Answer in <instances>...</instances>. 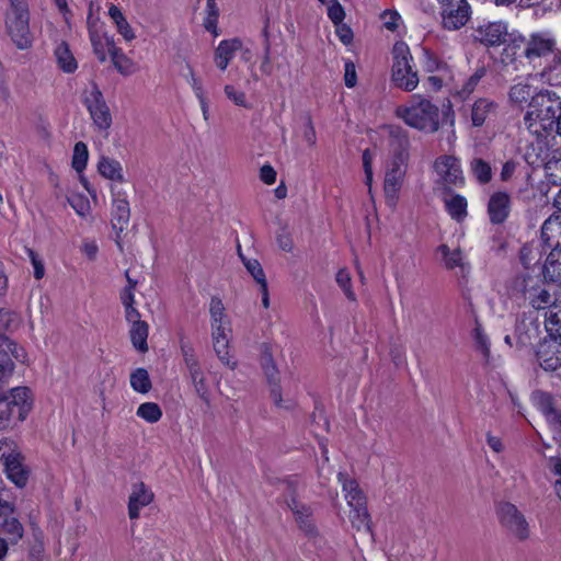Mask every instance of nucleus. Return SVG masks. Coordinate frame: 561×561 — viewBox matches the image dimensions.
Masks as SVG:
<instances>
[{"label":"nucleus","instance_id":"49530a36","mask_svg":"<svg viewBox=\"0 0 561 561\" xmlns=\"http://www.w3.org/2000/svg\"><path fill=\"white\" fill-rule=\"evenodd\" d=\"M89 37L94 55L100 62H104L106 60L105 44L103 43L99 31L91 24H89Z\"/></svg>","mask_w":561,"mask_h":561},{"label":"nucleus","instance_id":"e2e57ef3","mask_svg":"<svg viewBox=\"0 0 561 561\" xmlns=\"http://www.w3.org/2000/svg\"><path fill=\"white\" fill-rule=\"evenodd\" d=\"M228 344L229 339L213 340L214 351L216 352L220 362L225 365H229Z\"/></svg>","mask_w":561,"mask_h":561},{"label":"nucleus","instance_id":"052dcab7","mask_svg":"<svg viewBox=\"0 0 561 561\" xmlns=\"http://www.w3.org/2000/svg\"><path fill=\"white\" fill-rule=\"evenodd\" d=\"M424 69L426 72H434L437 71L444 67H446V64L438 59L437 56H435L433 53H431L427 49H424Z\"/></svg>","mask_w":561,"mask_h":561},{"label":"nucleus","instance_id":"f257e3e1","mask_svg":"<svg viewBox=\"0 0 561 561\" xmlns=\"http://www.w3.org/2000/svg\"><path fill=\"white\" fill-rule=\"evenodd\" d=\"M560 110V95L552 90L540 89L528 103L524 123L531 134L537 136H540L542 131L551 134L552 124Z\"/></svg>","mask_w":561,"mask_h":561},{"label":"nucleus","instance_id":"ddd939ff","mask_svg":"<svg viewBox=\"0 0 561 561\" xmlns=\"http://www.w3.org/2000/svg\"><path fill=\"white\" fill-rule=\"evenodd\" d=\"M527 60L533 61L553 55L557 48V39L550 32H534L527 37Z\"/></svg>","mask_w":561,"mask_h":561},{"label":"nucleus","instance_id":"7c9ffc66","mask_svg":"<svg viewBox=\"0 0 561 561\" xmlns=\"http://www.w3.org/2000/svg\"><path fill=\"white\" fill-rule=\"evenodd\" d=\"M339 480L343 484L348 505H359L366 502V496L355 479H347L343 473H339Z\"/></svg>","mask_w":561,"mask_h":561},{"label":"nucleus","instance_id":"4c0bfd02","mask_svg":"<svg viewBox=\"0 0 561 561\" xmlns=\"http://www.w3.org/2000/svg\"><path fill=\"white\" fill-rule=\"evenodd\" d=\"M271 387V397L276 407L282 408V388L279 385V371L276 365L263 369Z\"/></svg>","mask_w":561,"mask_h":561},{"label":"nucleus","instance_id":"58836bf2","mask_svg":"<svg viewBox=\"0 0 561 561\" xmlns=\"http://www.w3.org/2000/svg\"><path fill=\"white\" fill-rule=\"evenodd\" d=\"M446 210L453 219L458 221L462 220L467 216L468 203L466 197L460 194H455L450 199L445 202Z\"/></svg>","mask_w":561,"mask_h":561},{"label":"nucleus","instance_id":"393cba45","mask_svg":"<svg viewBox=\"0 0 561 561\" xmlns=\"http://www.w3.org/2000/svg\"><path fill=\"white\" fill-rule=\"evenodd\" d=\"M542 274L547 282L557 283L561 280V247L559 244L554 245L548 254Z\"/></svg>","mask_w":561,"mask_h":561},{"label":"nucleus","instance_id":"338daca9","mask_svg":"<svg viewBox=\"0 0 561 561\" xmlns=\"http://www.w3.org/2000/svg\"><path fill=\"white\" fill-rule=\"evenodd\" d=\"M344 82L347 88H354L357 83L356 68L351 60L344 65Z\"/></svg>","mask_w":561,"mask_h":561},{"label":"nucleus","instance_id":"20e7f679","mask_svg":"<svg viewBox=\"0 0 561 561\" xmlns=\"http://www.w3.org/2000/svg\"><path fill=\"white\" fill-rule=\"evenodd\" d=\"M392 81L396 87L404 91H413L419 84L417 72L413 70V60L409 46L404 42H397L392 49Z\"/></svg>","mask_w":561,"mask_h":561},{"label":"nucleus","instance_id":"f704fd0d","mask_svg":"<svg viewBox=\"0 0 561 561\" xmlns=\"http://www.w3.org/2000/svg\"><path fill=\"white\" fill-rule=\"evenodd\" d=\"M20 325V318L18 313L0 309V347H3V341L8 337V333L13 332Z\"/></svg>","mask_w":561,"mask_h":561},{"label":"nucleus","instance_id":"de8ad7c7","mask_svg":"<svg viewBox=\"0 0 561 561\" xmlns=\"http://www.w3.org/2000/svg\"><path fill=\"white\" fill-rule=\"evenodd\" d=\"M113 66L115 69L124 75L128 76L131 73V60L123 53V50L119 48L117 50H113V53L110 54Z\"/></svg>","mask_w":561,"mask_h":561},{"label":"nucleus","instance_id":"13d9d810","mask_svg":"<svg viewBox=\"0 0 561 561\" xmlns=\"http://www.w3.org/2000/svg\"><path fill=\"white\" fill-rule=\"evenodd\" d=\"M209 312L211 317V323H220L222 322V318L225 316V307L220 298L214 296L210 299Z\"/></svg>","mask_w":561,"mask_h":561},{"label":"nucleus","instance_id":"37998d69","mask_svg":"<svg viewBox=\"0 0 561 561\" xmlns=\"http://www.w3.org/2000/svg\"><path fill=\"white\" fill-rule=\"evenodd\" d=\"M535 93L536 92L530 84L517 83V84H514L510 89L508 96L512 102L522 104V103H526V102L529 103V101L531 100V96Z\"/></svg>","mask_w":561,"mask_h":561},{"label":"nucleus","instance_id":"ea45409f","mask_svg":"<svg viewBox=\"0 0 561 561\" xmlns=\"http://www.w3.org/2000/svg\"><path fill=\"white\" fill-rule=\"evenodd\" d=\"M130 386L131 388L139 393H148L151 388V380L147 369L137 368L130 374Z\"/></svg>","mask_w":561,"mask_h":561},{"label":"nucleus","instance_id":"f03ea898","mask_svg":"<svg viewBox=\"0 0 561 561\" xmlns=\"http://www.w3.org/2000/svg\"><path fill=\"white\" fill-rule=\"evenodd\" d=\"M410 105L398 106L396 115L417 130L436 133L439 129V108L430 100L414 95Z\"/></svg>","mask_w":561,"mask_h":561},{"label":"nucleus","instance_id":"69168bd1","mask_svg":"<svg viewBox=\"0 0 561 561\" xmlns=\"http://www.w3.org/2000/svg\"><path fill=\"white\" fill-rule=\"evenodd\" d=\"M27 254L34 267V277L36 279H42L45 275V267L42 260L39 259L38 254L32 249H27Z\"/></svg>","mask_w":561,"mask_h":561},{"label":"nucleus","instance_id":"39448f33","mask_svg":"<svg viewBox=\"0 0 561 561\" xmlns=\"http://www.w3.org/2000/svg\"><path fill=\"white\" fill-rule=\"evenodd\" d=\"M82 102L95 127L99 130H107L112 125V115L104 95L95 82H92L90 90L83 92Z\"/></svg>","mask_w":561,"mask_h":561},{"label":"nucleus","instance_id":"a18cd8bd","mask_svg":"<svg viewBox=\"0 0 561 561\" xmlns=\"http://www.w3.org/2000/svg\"><path fill=\"white\" fill-rule=\"evenodd\" d=\"M16 423V411L12 409L8 399L0 396V430L8 428Z\"/></svg>","mask_w":561,"mask_h":561},{"label":"nucleus","instance_id":"1a4fd4ad","mask_svg":"<svg viewBox=\"0 0 561 561\" xmlns=\"http://www.w3.org/2000/svg\"><path fill=\"white\" fill-rule=\"evenodd\" d=\"M442 4V24L445 30L457 31L467 24L471 7L467 0H437Z\"/></svg>","mask_w":561,"mask_h":561},{"label":"nucleus","instance_id":"f3484780","mask_svg":"<svg viewBox=\"0 0 561 561\" xmlns=\"http://www.w3.org/2000/svg\"><path fill=\"white\" fill-rule=\"evenodd\" d=\"M434 168L445 184L463 185L465 179L457 158L442 156L436 159Z\"/></svg>","mask_w":561,"mask_h":561},{"label":"nucleus","instance_id":"09e8293b","mask_svg":"<svg viewBox=\"0 0 561 561\" xmlns=\"http://www.w3.org/2000/svg\"><path fill=\"white\" fill-rule=\"evenodd\" d=\"M206 10L207 16L204 20V26L207 31L214 33L217 36L219 10L217 8L215 0H207Z\"/></svg>","mask_w":561,"mask_h":561},{"label":"nucleus","instance_id":"dca6fc26","mask_svg":"<svg viewBox=\"0 0 561 561\" xmlns=\"http://www.w3.org/2000/svg\"><path fill=\"white\" fill-rule=\"evenodd\" d=\"M405 165L407 163H399L398 161L391 160L390 167L386 171L383 192L389 204H396L399 198V192L405 176Z\"/></svg>","mask_w":561,"mask_h":561},{"label":"nucleus","instance_id":"72a5a7b5","mask_svg":"<svg viewBox=\"0 0 561 561\" xmlns=\"http://www.w3.org/2000/svg\"><path fill=\"white\" fill-rule=\"evenodd\" d=\"M148 334L149 325L146 321L131 324L129 331L130 342L137 351L141 353H146L148 351Z\"/></svg>","mask_w":561,"mask_h":561},{"label":"nucleus","instance_id":"b1692460","mask_svg":"<svg viewBox=\"0 0 561 561\" xmlns=\"http://www.w3.org/2000/svg\"><path fill=\"white\" fill-rule=\"evenodd\" d=\"M241 47L242 42L238 37L221 41L215 50V61L217 67L220 70H226L229 62L234 57L236 51L241 49Z\"/></svg>","mask_w":561,"mask_h":561},{"label":"nucleus","instance_id":"4be33fe9","mask_svg":"<svg viewBox=\"0 0 561 561\" xmlns=\"http://www.w3.org/2000/svg\"><path fill=\"white\" fill-rule=\"evenodd\" d=\"M24 460V456L20 454L18 457H13L3 465L7 478L20 489H23L27 484L31 473Z\"/></svg>","mask_w":561,"mask_h":561},{"label":"nucleus","instance_id":"680f3d73","mask_svg":"<svg viewBox=\"0 0 561 561\" xmlns=\"http://www.w3.org/2000/svg\"><path fill=\"white\" fill-rule=\"evenodd\" d=\"M381 19L383 20V26L387 30L394 32L399 26L401 15L396 10H385L381 14Z\"/></svg>","mask_w":561,"mask_h":561},{"label":"nucleus","instance_id":"8fccbe9b","mask_svg":"<svg viewBox=\"0 0 561 561\" xmlns=\"http://www.w3.org/2000/svg\"><path fill=\"white\" fill-rule=\"evenodd\" d=\"M0 352L4 355H10L20 363H23L26 357L24 350L9 339V336L3 341V347H0Z\"/></svg>","mask_w":561,"mask_h":561},{"label":"nucleus","instance_id":"c9c22d12","mask_svg":"<svg viewBox=\"0 0 561 561\" xmlns=\"http://www.w3.org/2000/svg\"><path fill=\"white\" fill-rule=\"evenodd\" d=\"M108 15L115 23L117 32L119 34H122V36L127 42H130L135 38L133 28L130 27L129 23L127 22L123 12L121 11V9L118 7H116L115 4H111V7L108 8Z\"/></svg>","mask_w":561,"mask_h":561},{"label":"nucleus","instance_id":"473e14b6","mask_svg":"<svg viewBox=\"0 0 561 561\" xmlns=\"http://www.w3.org/2000/svg\"><path fill=\"white\" fill-rule=\"evenodd\" d=\"M545 328L549 337L561 340V301L553 304L546 313Z\"/></svg>","mask_w":561,"mask_h":561},{"label":"nucleus","instance_id":"a878e982","mask_svg":"<svg viewBox=\"0 0 561 561\" xmlns=\"http://www.w3.org/2000/svg\"><path fill=\"white\" fill-rule=\"evenodd\" d=\"M54 56L58 68L65 73H73L78 69V62L67 42L62 41L56 46Z\"/></svg>","mask_w":561,"mask_h":561},{"label":"nucleus","instance_id":"aec40b11","mask_svg":"<svg viewBox=\"0 0 561 561\" xmlns=\"http://www.w3.org/2000/svg\"><path fill=\"white\" fill-rule=\"evenodd\" d=\"M499 105L491 99L480 98L471 106V123L474 127H481L494 119L497 115Z\"/></svg>","mask_w":561,"mask_h":561},{"label":"nucleus","instance_id":"c03bdc74","mask_svg":"<svg viewBox=\"0 0 561 561\" xmlns=\"http://www.w3.org/2000/svg\"><path fill=\"white\" fill-rule=\"evenodd\" d=\"M136 414L148 423H157L162 417V410L154 402H145L138 407Z\"/></svg>","mask_w":561,"mask_h":561},{"label":"nucleus","instance_id":"6e6d98bb","mask_svg":"<svg viewBox=\"0 0 561 561\" xmlns=\"http://www.w3.org/2000/svg\"><path fill=\"white\" fill-rule=\"evenodd\" d=\"M474 341L477 348L481 351L485 359L490 357V342L486 334L483 332L480 324L474 328Z\"/></svg>","mask_w":561,"mask_h":561},{"label":"nucleus","instance_id":"7ed1b4c3","mask_svg":"<svg viewBox=\"0 0 561 561\" xmlns=\"http://www.w3.org/2000/svg\"><path fill=\"white\" fill-rule=\"evenodd\" d=\"M10 8L5 14V28L14 45L21 49L32 47L30 31V11L26 0H9Z\"/></svg>","mask_w":561,"mask_h":561},{"label":"nucleus","instance_id":"4468645a","mask_svg":"<svg viewBox=\"0 0 561 561\" xmlns=\"http://www.w3.org/2000/svg\"><path fill=\"white\" fill-rule=\"evenodd\" d=\"M503 50L501 53V60L505 65L514 64L520 58L527 59V37L519 31H508L505 36V43L502 44Z\"/></svg>","mask_w":561,"mask_h":561},{"label":"nucleus","instance_id":"0eeeda50","mask_svg":"<svg viewBox=\"0 0 561 561\" xmlns=\"http://www.w3.org/2000/svg\"><path fill=\"white\" fill-rule=\"evenodd\" d=\"M538 279L533 277L528 272L520 273L515 277L514 285L529 300L530 305L536 309H546L553 306L552 297L546 288L537 287Z\"/></svg>","mask_w":561,"mask_h":561},{"label":"nucleus","instance_id":"79ce46f5","mask_svg":"<svg viewBox=\"0 0 561 561\" xmlns=\"http://www.w3.org/2000/svg\"><path fill=\"white\" fill-rule=\"evenodd\" d=\"M437 251L442 253L443 260L445 263V267L447 270H454L455 267L459 266L462 267V252L461 250L455 249L454 251H450L449 247L447 244H440L437 248Z\"/></svg>","mask_w":561,"mask_h":561},{"label":"nucleus","instance_id":"6ab92c4d","mask_svg":"<svg viewBox=\"0 0 561 561\" xmlns=\"http://www.w3.org/2000/svg\"><path fill=\"white\" fill-rule=\"evenodd\" d=\"M2 397L8 399L12 409L16 411V422L24 421L32 409L31 390L27 387H15L9 396Z\"/></svg>","mask_w":561,"mask_h":561},{"label":"nucleus","instance_id":"a19ab883","mask_svg":"<svg viewBox=\"0 0 561 561\" xmlns=\"http://www.w3.org/2000/svg\"><path fill=\"white\" fill-rule=\"evenodd\" d=\"M89 159L88 146L83 141L75 144L71 167L77 173H82L87 168Z\"/></svg>","mask_w":561,"mask_h":561},{"label":"nucleus","instance_id":"412c9836","mask_svg":"<svg viewBox=\"0 0 561 561\" xmlns=\"http://www.w3.org/2000/svg\"><path fill=\"white\" fill-rule=\"evenodd\" d=\"M153 493L144 483L138 482L133 485V492L128 499V516L130 519H137L142 507L149 505L153 501Z\"/></svg>","mask_w":561,"mask_h":561},{"label":"nucleus","instance_id":"5701e85b","mask_svg":"<svg viewBox=\"0 0 561 561\" xmlns=\"http://www.w3.org/2000/svg\"><path fill=\"white\" fill-rule=\"evenodd\" d=\"M112 227L116 231L117 237L123 232L130 219V207L126 198H114L112 207Z\"/></svg>","mask_w":561,"mask_h":561},{"label":"nucleus","instance_id":"9d476101","mask_svg":"<svg viewBox=\"0 0 561 561\" xmlns=\"http://www.w3.org/2000/svg\"><path fill=\"white\" fill-rule=\"evenodd\" d=\"M540 334L541 323L535 312H523L517 316L514 327L516 347L534 346Z\"/></svg>","mask_w":561,"mask_h":561},{"label":"nucleus","instance_id":"0e129e2a","mask_svg":"<svg viewBox=\"0 0 561 561\" xmlns=\"http://www.w3.org/2000/svg\"><path fill=\"white\" fill-rule=\"evenodd\" d=\"M225 94L229 100L233 101L236 105L247 107V98L244 92L237 91L234 87L227 84L225 87Z\"/></svg>","mask_w":561,"mask_h":561},{"label":"nucleus","instance_id":"774afa93","mask_svg":"<svg viewBox=\"0 0 561 561\" xmlns=\"http://www.w3.org/2000/svg\"><path fill=\"white\" fill-rule=\"evenodd\" d=\"M245 268L248 273L254 278L255 282L261 280L260 278L266 277L261 263L256 259H253L252 261H247Z\"/></svg>","mask_w":561,"mask_h":561},{"label":"nucleus","instance_id":"e433bc0d","mask_svg":"<svg viewBox=\"0 0 561 561\" xmlns=\"http://www.w3.org/2000/svg\"><path fill=\"white\" fill-rule=\"evenodd\" d=\"M469 165L473 178L479 184L484 185L491 182L493 173L489 162L482 158H473Z\"/></svg>","mask_w":561,"mask_h":561},{"label":"nucleus","instance_id":"bf43d9fd","mask_svg":"<svg viewBox=\"0 0 561 561\" xmlns=\"http://www.w3.org/2000/svg\"><path fill=\"white\" fill-rule=\"evenodd\" d=\"M363 168L365 173V184L371 190L373 183V154L369 149H365L362 156Z\"/></svg>","mask_w":561,"mask_h":561},{"label":"nucleus","instance_id":"864d4df0","mask_svg":"<svg viewBox=\"0 0 561 561\" xmlns=\"http://www.w3.org/2000/svg\"><path fill=\"white\" fill-rule=\"evenodd\" d=\"M180 350L183 356L185 366L198 360L195 355V350L191 341L183 334L179 333Z\"/></svg>","mask_w":561,"mask_h":561},{"label":"nucleus","instance_id":"6e6552de","mask_svg":"<svg viewBox=\"0 0 561 561\" xmlns=\"http://www.w3.org/2000/svg\"><path fill=\"white\" fill-rule=\"evenodd\" d=\"M507 35L508 23L501 20L483 22L473 27L471 33L473 43L488 49L501 46Z\"/></svg>","mask_w":561,"mask_h":561},{"label":"nucleus","instance_id":"3c124183","mask_svg":"<svg viewBox=\"0 0 561 561\" xmlns=\"http://www.w3.org/2000/svg\"><path fill=\"white\" fill-rule=\"evenodd\" d=\"M20 454L22 453L13 440H0V463L2 466L13 457H18Z\"/></svg>","mask_w":561,"mask_h":561},{"label":"nucleus","instance_id":"5fc2aeb1","mask_svg":"<svg viewBox=\"0 0 561 561\" xmlns=\"http://www.w3.org/2000/svg\"><path fill=\"white\" fill-rule=\"evenodd\" d=\"M336 283L343 289L345 296L350 300H352V301L356 300L355 293L352 290V286H351V276L346 270H340L336 273Z\"/></svg>","mask_w":561,"mask_h":561},{"label":"nucleus","instance_id":"cd10ccee","mask_svg":"<svg viewBox=\"0 0 561 561\" xmlns=\"http://www.w3.org/2000/svg\"><path fill=\"white\" fill-rule=\"evenodd\" d=\"M541 78L552 87L561 85V49H557L541 71Z\"/></svg>","mask_w":561,"mask_h":561},{"label":"nucleus","instance_id":"c756f323","mask_svg":"<svg viewBox=\"0 0 561 561\" xmlns=\"http://www.w3.org/2000/svg\"><path fill=\"white\" fill-rule=\"evenodd\" d=\"M350 506L352 508L350 513L352 526L357 530H365L371 534V519L367 510L366 502L359 505Z\"/></svg>","mask_w":561,"mask_h":561},{"label":"nucleus","instance_id":"f8f14e48","mask_svg":"<svg viewBox=\"0 0 561 561\" xmlns=\"http://www.w3.org/2000/svg\"><path fill=\"white\" fill-rule=\"evenodd\" d=\"M513 201L510 193L496 191L489 197L486 213L492 225H503L510 217Z\"/></svg>","mask_w":561,"mask_h":561},{"label":"nucleus","instance_id":"9b49d317","mask_svg":"<svg viewBox=\"0 0 561 561\" xmlns=\"http://www.w3.org/2000/svg\"><path fill=\"white\" fill-rule=\"evenodd\" d=\"M535 357L545 371L553 373L558 370L561 368V340L547 335L537 343Z\"/></svg>","mask_w":561,"mask_h":561},{"label":"nucleus","instance_id":"423d86ee","mask_svg":"<svg viewBox=\"0 0 561 561\" xmlns=\"http://www.w3.org/2000/svg\"><path fill=\"white\" fill-rule=\"evenodd\" d=\"M496 517L503 528L518 540L529 537V525L524 514L511 502H500L496 505Z\"/></svg>","mask_w":561,"mask_h":561},{"label":"nucleus","instance_id":"c85d7f7f","mask_svg":"<svg viewBox=\"0 0 561 561\" xmlns=\"http://www.w3.org/2000/svg\"><path fill=\"white\" fill-rule=\"evenodd\" d=\"M297 526L300 531L305 534L309 539H316L319 537V530L313 519V510L311 506L307 507L302 512L294 515Z\"/></svg>","mask_w":561,"mask_h":561},{"label":"nucleus","instance_id":"2f4dec72","mask_svg":"<svg viewBox=\"0 0 561 561\" xmlns=\"http://www.w3.org/2000/svg\"><path fill=\"white\" fill-rule=\"evenodd\" d=\"M1 518L3 519L0 523V527L2 533L8 537L5 540L8 543L10 542L11 545H16L19 540L22 539L24 534L22 524L18 518L9 517V515L2 516Z\"/></svg>","mask_w":561,"mask_h":561},{"label":"nucleus","instance_id":"2eb2a0df","mask_svg":"<svg viewBox=\"0 0 561 561\" xmlns=\"http://www.w3.org/2000/svg\"><path fill=\"white\" fill-rule=\"evenodd\" d=\"M530 400L547 422L561 432V412L556 408L554 397L548 391L538 389L531 392Z\"/></svg>","mask_w":561,"mask_h":561},{"label":"nucleus","instance_id":"bb28decb","mask_svg":"<svg viewBox=\"0 0 561 561\" xmlns=\"http://www.w3.org/2000/svg\"><path fill=\"white\" fill-rule=\"evenodd\" d=\"M98 172L107 180L119 183L125 182L123 167L121 162L114 158L101 156L98 162Z\"/></svg>","mask_w":561,"mask_h":561},{"label":"nucleus","instance_id":"4d7b16f0","mask_svg":"<svg viewBox=\"0 0 561 561\" xmlns=\"http://www.w3.org/2000/svg\"><path fill=\"white\" fill-rule=\"evenodd\" d=\"M328 16L334 25L343 23L345 19L344 8L341 5L339 0H331L328 7Z\"/></svg>","mask_w":561,"mask_h":561},{"label":"nucleus","instance_id":"a211bd4d","mask_svg":"<svg viewBox=\"0 0 561 561\" xmlns=\"http://www.w3.org/2000/svg\"><path fill=\"white\" fill-rule=\"evenodd\" d=\"M389 145L392 152L391 160L407 163L409 160L410 139L405 129L398 125H389Z\"/></svg>","mask_w":561,"mask_h":561},{"label":"nucleus","instance_id":"603ef678","mask_svg":"<svg viewBox=\"0 0 561 561\" xmlns=\"http://www.w3.org/2000/svg\"><path fill=\"white\" fill-rule=\"evenodd\" d=\"M67 199L70 206L79 216L84 217L90 213V202L84 195L76 194L68 197Z\"/></svg>","mask_w":561,"mask_h":561}]
</instances>
